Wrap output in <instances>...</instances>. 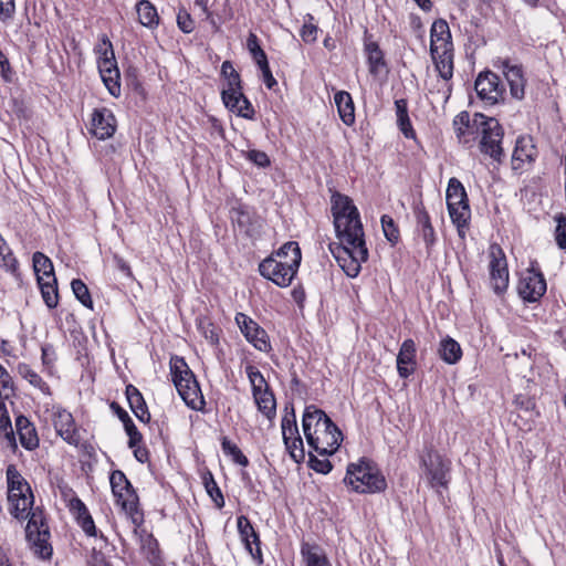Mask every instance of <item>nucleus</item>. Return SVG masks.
Returning <instances> with one entry per match:
<instances>
[{
	"instance_id": "nucleus-1",
	"label": "nucleus",
	"mask_w": 566,
	"mask_h": 566,
	"mask_svg": "<svg viewBox=\"0 0 566 566\" xmlns=\"http://www.w3.org/2000/svg\"><path fill=\"white\" fill-rule=\"evenodd\" d=\"M332 214L338 243H331L329 251L349 277L360 273L361 264L368 260V249L359 212L353 200L334 192L331 198Z\"/></svg>"
},
{
	"instance_id": "nucleus-2",
	"label": "nucleus",
	"mask_w": 566,
	"mask_h": 566,
	"mask_svg": "<svg viewBox=\"0 0 566 566\" xmlns=\"http://www.w3.org/2000/svg\"><path fill=\"white\" fill-rule=\"evenodd\" d=\"M6 479L9 513L19 522L29 518L25 527L28 542L41 558L51 557L50 530L43 511L40 507H33L34 496L30 484L14 464L7 467Z\"/></svg>"
},
{
	"instance_id": "nucleus-3",
	"label": "nucleus",
	"mask_w": 566,
	"mask_h": 566,
	"mask_svg": "<svg viewBox=\"0 0 566 566\" xmlns=\"http://www.w3.org/2000/svg\"><path fill=\"white\" fill-rule=\"evenodd\" d=\"M302 423L308 446L318 454L331 455L338 450L343 433L323 410L307 406Z\"/></svg>"
},
{
	"instance_id": "nucleus-4",
	"label": "nucleus",
	"mask_w": 566,
	"mask_h": 566,
	"mask_svg": "<svg viewBox=\"0 0 566 566\" xmlns=\"http://www.w3.org/2000/svg\"><path fill=\"white\" fill-rule=\"evenodd\" d=\"M277 256L290 258V260L266 258L260 263L259 271L263 277L272 281L277 286L286 287L292 283L301 264L302 253L298 243L295 241L285 242L277 250Z\"/></svg>"
},
{
	"instance_id": "nucleus-5",
	"label": "nucleus",
	"mask_w": 566,
	"mask_h": 566,
	"mask_svg": "<svg viewBox=\"0 0 566 566\" xmlns=\"http://www.w3.org/2000/svg\"><path fill=\"white\" fill-rule=\"evenodd\" d=\"M344 482L357 493H377L387 486L386 479L377 464L366 458L347 465Z\"/></svg>"
},
{
	"instance_id": "nucleus-6",
	"label": "nucleus",
	"mask_w": 566,
	"mask_h": 566,
	"mask_svg": "<svg viewBox=\"0 0 566 566\" xmlns=\"http://www.w3.org/2000/svg\"><path fill=\"white\" fill-rule=\"evenodd\" d=\"M109 483L115 503L120 506L135 526H139L144 521L143 513L139 511V499L125 473L120 470L113 471Z\"/></svg>"
},
{
	"instance_id": "nucleus-7",
	"label": "nucleus",
	"mask_w": 566,
	"mask_h": 566,
	"mask_svg": "<svg viewBox=\"0 0 566 566\" xmlns=\"http://www.w3.org/2000/svg\"><path fill=\"white\" fill-rule=\"evenodd\" d=\"M475 123L480 126V151L489 156L493 161L502 164L505 154L502 147L504 129L494 117H488L483 114H475Z\"/></svg>"
},
{
	"instance_id": "nucleus-8",
	"label": "nucleus",
	"mask_w": 566,
	"mask_h": 566,
	"mask_svg": "<svg viewBox=\"0 0 566 566\" xmlns=\"http://www.w3.org/2000/svg\"><path fill=\"white\" fill-rule=\"evenodd\" d=\"M421 465L432 488H446L450 481L451 462L433 448H427L420 457Z\"/></svg>"
},
{
	"instance_id": "nucleus-9",
	"label": "nucleus",
	"mask_w": 566,
	"mask_h": 566,
	"mask_svg": "<svg viewBox=\"0 0 566 566\" xmlns=\"http://www.w3.org/2000/svg\"><path fill=\"white\" fill-rule=\"evenodd\" d=\"M235 323L245 339L258 350L269 353L272 349L268 333L244 313L235 314Z\"/></svg>"
},
{
	"instance_id": "nucleus-10",
	"label": "nucleus",
	"mask_w": 566,
	"mask_h": 566,
	"mask_svg": "<svg viewBox=\"0 0 566 566\" xmlns=\"http://www.w3.org/2000/svg\"><path fill=\"white\" fill-rule=\"evenodd\" d=\"M474 87L478 96L488 105H494L504 99L505 91L500 77L493 72L481 73L475 80Z\"/></svg>"
},
{
	"instance_id": "nucleus-11",
	"label": "nucleus",
	"mask_w": 566,
	"mask_h": 566,
	"mask_svg": "<svg viewBox=\"0 0 566 566\" xmlns=\"http://www.w3.org/2000/svg\"><path fill=\"white\" fill-rule=\"evenodd\" d=\"M517 291L524 301H538L546 292V281L544 275L534 268L526 270L521 275Z\"/></svg>"
},
{
	"instance_id": "nucleus-12",
	"label": "nucleus",
	"mask_w": 566,
	"mask_h": 566,
	"mask_svg": "<svg viewBox=\"0 0 566 566\" xmlns=\"http://www.w3.org/2000/svg\"><path fill=\"white\" fill-rule=\"evenodd\" d=\"M490 276L491 284L496 294H501L509 286V270L506 258L499 245H492L490 249Z\"/></svg>"
},
{
	"instance_id": "nucleus-13",
	"label": "nucleus",
	"mask_w": 566,
	"mask_h": 566,
	"mask_svg": "<svg viewBox=\"0 0 566 566\" xmlns=\"http://www.w3.org/2000/svg\"><path fill=\"white\" fill-rule=\"evenodd\" d=\"M52 423L56 433L69 444L77 446L80 443V434L70 411L61 407L52 409Z\"/></svg>"
},
{
	"instance_id": "nucleus-14",
	"label": "nucleus",
	"mask_w": 566,
	"mask_h": 566,
	"mask_svg": "<svg viewBox=\"0 0 566 566\" xmlns=\"http://www.w3.org/2000/svg\"><path fill=\"white\" fill-rule=\"evenodd\" d=\"M108 50H105L104 57L98 62V70L102 80L108 92L117 97L120 95L119 70L116 64L112 43L108 42Z\"/></svg>"
},
{
	"instance_id": "nucleus-15",
	"label": "nucleus",
	"mask_w": 566,
	"mask_h": 566,
	"mask_svg": "<svg viewBox=\"0 0 566 566\" xmlns=\"http://www.w3.org/2000/svg\"><path fill=\"white\" fill-rule=\"evenodd\" d=\"M413 214L416 218V232L424 242L427 254L430 255L437 242V234L429 212L421 201L413 205Z\"/></svg>"
},
{
	"instance_id": "nucleus-16",
	"label": "nucleus",
	"mask_w": 566,
	"mask_h": 566,
	"mask_svg": "<svg viewBox=\"0 0 566 566\" xmlns=\"http://www.w3.org/2000/svg\"><path fill=\"white\" fill-rule=\"evenodd\" d=\"M237 525L240 538L244 544L245 549L258 565H262L263 556L260 547V538L250 520L244 515H240L237 520Z\"/></svg>"
},
{
	"instance_id": "nucleus-17",
	"label": "nucleus",
	"mask_w": 566,
	"mask_h": 566,
	"mask_svg": "<svg viewBox=\"0 0 566 566\" xmlns=\"http://www.w3.org/2000/svg\"><path fill=\"white\" fill-rule=\"evenodd\" d=\"M116 130V119L112 111L106 107L96 108L92 113L90 132L99 140L111 138Z\"/></svg>"
},
{
	"instance_id": "nucleus-18",
	"label": "nucleus",
	"mask_w": 566,
	"mask_h": 566,
	"mask_svg": "<svg viewBox=\"0 0 566 566\" xmlns=\"http://www.w3.org/2000/svg\"><path fill=\"white\" fill-rule=\"evenodd\" d=\"M501 67L509 83L510 93L515 99H523L525 96L526 78L524 76L523 66L512 63L509 59L502 60Z\"/></svg>"
},
{
	"instance_id": "nucleus-19",
	"label": "nucleus",
	"mask_w": 566,
	"mask_h": 566,
	"mask_svg": "<svg viewBox=\"0 0 566 566\" xmlns=\"http://www.w3.org/2000/svg\"><path fill=\"white\" fill-rule=\"evenodd\" d=\"M453 128L459 142L470 147L480 133V126L475 123V115L471 119L468 112L459 113L453 119Z\"/></svg>"
},
{
	"instance_id": "nucleus-20",
	"label": "nucleus",
	"mask_w": 566,
	"mask_h": 566,
	"mask_svg": "<svg viewBox=\"0 0 566 566\" xmlns=\"http://www.w3.org/2000/svg\"><path fill=\"white\" fill-rule=\"evenodd\" d=\"M453 51L451 40V32L447 21L439 19L436 20L430 30V53L437 54L439 52Z\"/></svg>"
},
{
	"instance_id": "nucleus-21",
	"label": "nucleus",
	"mask_w": 566,
	"mask_h": 566,
	"mask_svg": "<svg viewBox=\"0 0 566 566\" xmlns=\"http://www.w3.org/2000/svg\"><path fill=\"white\" fill-rule=\"evenodd\" d=\"M67 506L82 531L90 537H96L97 528L85 503L80 497L74 496L70 500Z\"/></svg>"
},
{
	"instance_id": "nucleus-22",
	"label": "nucleus",
	"mask_w": 566,
	"mask_h": 566,
	"mask_svg": "<svg viewBox=\"0 0 566 566\" xmlns=\"http://www.w3.org/2000/svg\"><path fill=\"white\" fill-rule=\"evenodd\" d=\"M416 344L412 339H406L397 355V370L401 378H408L416 369Z\"/></svg>"
},
{
	"instance_id": "nucleus-23",
	"label": "nucleus",
	"mask_w": 566,
	"mask_h": 566,
	"mask_svg": "<svg viewBox=\"0 0 566 566\" xmlns=\"http://www.w3.org/2000/svg\"><path fill=\"white\" fill-rule=\"evenodd\" d=\"M537 156V150L531 137H518L512 154V168L522 169L525 163H532Z\"/></svg>"
},
{
	"instance_id": "nucleus-24",
	"label": "nucleus",
	"mask_w": 566,
	"mask_h": 566,
	"mask_svg": "<svg viewBox=\"0 0 566 566\" xmlns=\"http://www.w3.org/2000/svg\"><path fill=\"white\" fill-rule=\"evenodd\" d=\"M222 101L226 107L238 116L252 119L254 117V108L247 96L243 94L242 88L222 95Z\"/></svg>"
},
{
	"instance_id": "nucleus-25",
	"label": "nucleus",
	"mask_w": 566,
	"mask_h": 566,
	"mask_svg": "<svg viewBox=\"0 0 566 566\" xmlns=\"http://www.w3.org/2000/svg\"><path fill=\"white\" fill-rule=\"evenodd\" d=\"M177 391L189 408L197 411L205 410L206 401L197 379H191L188 385H179Z\"/></svg>"
},
{
	"instance_id": "nucleus-26",
	"label": "nucleus",
	"mask_w": 566,
	"mask_h": 566,
	"mask_svg": "<svg viewBox=\"0 0 566 566\" xmlns=\"http://www.w3.org/2000/svg\"><path fill=\"white\" fill-rule=\"evenodd\" d=\"M15 428L19 434L20 443L27 450H34L39 447V437L34 426L24 416L15 419Z\"/></svg>"
},
{
	"instance_id": "nucleus-27",
	"label": "nucleus",
	"mask_w": 566,
	"mask_h": 566,
	"mask_svg": "<svg viewBox=\"0 0 566 566\" xmlns=\"http://www.w3.org/2000/svg\"><path fill=\"white\" fill-rule=\"evenodd\" d=\"M171 380L176 387L188 385L191 379H197L184 357L172 356L169 361Z\"/></svg>"
},
{
	"instance_id": "nucleus-28",
	"label": "nucleus",
	"mask_w": 566,
	"mask_h": 566,
	"mask_svg": "<svg viewBox=\"0 0 566 566\" xmlns=\"http://www.w3.org/2000/svg\"><path fill=\"white\" fill-rule=\"evenodd\" d=\"M126 397L134 415L142 422H149L150 413L140 391L133 385L126 387Z\"/></svg>"
},
{
	"instance_id": "nucleus-29",
	"label": "nucleus",
	"mask_w": 566,
	"mask_h": 566,
	"mask_svg": "<svg viewBox=\"0 0 566 566\" xmlns=\"http://www.w3.org/2000/svg\"><path fill=\"white\" fill-rule=\"evenodd\" d=\"M301 556L305 566H332L324 549L316 544L302 543Z\"/></svg>"
},
{
	"instance_id": "nucleus-30",
	"label": "nucleus",
	"mask_w": 566,
	"mask_h": 566,
	"mask_svg": "<svg viewBox=\"0 0 566 566\" xmlns=\"http://www.w3.org/2000/svg\"><path fill=\"white\" fill-rule=\"evenodd\" d=\"M338 115L343 123L350 126L355 122V106L350 94L346 91H339L334 96Z\"/></svg>"
},
{
	"instance_id": "nucleus-31",
	"label": "nucleus",
	"mask_w": 566,
	"mask_h": 566,
	"mask_svg": "<svg viewBox=\"0 0 566 566\" xmlns=\"http://www.w3.org/2000/svg\"><path fill=\"white\" fill-rule=\"evenodd\" d=\"M365 52L367 55V62L369 72L373 75H377L382 67H385L384 52L380 50L377 42L371 41L370 38L365 39Z\"/></svg>"
},
{
	"instance_id": "nucleus-32",
	"label": "nucleus",
	"mask_w": 566,
	"mask_h": 566,
	"mask_svg": "<svg viewBox=\"0 0 566 566\" xmlns=\"http://www.w3.org/2000/svg\"><path fill=\"white\" fill-rule=\"evenodd\" d=\"M138 21L148 29H155L159 24V15L156 7L148 0H140L136 4Z\"/></svg>"
},
{
	"instance_id": "nucleus-33",
	"label": "nucleus",
	"mask_w": 566,
	"mask_h": 566,
	"mask_svg": "<svg viewBox=\"0 0 566 566\" xmlns=\"http://www.w3.org/2000/svg\"><path fill=\"white\" fill-rule=\"evenodd\" d=\"M438 353L440 358L450 365L457 364L462 357L460 344L449 336L440 342Z\"/></svg>"
},
{
	"instance_id": "nucleus-34",
	"label": "nucleus",
	"mask_w": 566,
	"mask_h": 566,
	"mask_svg": "<svg viewBox=\"0 0 566 566\" xmlns=\"http://www.w3.org/2000/svg\"><path fill=\"white\" fill-rule=\"evenodd\" d=\"M438 76L444 80H451L453 76V51L439 52L431 54Z\"/></svg>"
},
{
	"instance_id": "nucleus-35",
	"label": "nucleus",
	"mask_w": 566,
	"mask_h": 566,
	"mask_svg": "<svg viewBox=\"0 0 566 566\" xmlns=\"http://www.w3.org/2000/svg\"><path fill=\"white\" fill-rule=\"evenodd\" d=\"M253 398L258 405L259 410L266 418L272 419L275 416L276 401L270 388L253 394Z\"/></svg>"
},
{
	"instance_id": "nucleus-36",
	"label": "nucleus",
	"mask_w": 566,
	"mask_h": 566,
	"mask_svg": "<svg viewBox=\"0 0 566 566\" xmlns=\"http://www.w3.org/2000/svg\"><path fill=\"white\" fill-rule=\"evenodd\" d=\"M221 74L227 83L221 92V96L242 88L240 74L235 71L230 61H224L221 65Z\"/></svg>"
},
{
	"instance_id": "nucleus-37",
	"label": "nucleus",
	"mask_w": 566,
	"mask_h": 566,
	"mask_svg": "<svg viewBox=\"0 0 566 566\" xmlns=\"http://www.w3.org/2000/svg\"><path fill=\"white\" fill-rule=\"evenodd\" d=\"M19 375L28 380L30 385L40 389L44 394H50L49 385L42 379V377L33 370L28 364L21 363L17 367Z\"/></svg>"
},
{
	"instance_id": "nucleus-38",
	"label": "nucleus",
	"mask_w": 566,
	"mask_h": 566,
	"mask_svg": "<svg viewBox=\"0 0 566 566\" xmlns=\"http://www.w3.org/2000/svg\"><path fill=\"white\" fill-rule=\"evenodd\" d=\"M202 483L216 506L222 509L224 506V497L210 471L202 474Z\"/></svg>"
},
{
	"instance_id": "nucleus-39",
	"label": "nucleus",
	"mask_w": 566,
	"mask_h": 566,
	"mask_svg": "<svg viewBox=\"0 0 566 566\" xmlns=\"http://www.w3.org/2000/svg\"><path fill=\"white\" fill-rule=\"evenodd\" d=\"M450 218L453 224L457 227L458 232L461 237L464 235V229L468 228L471 218L470 206H461L460 208L449 209Z\"/></svg>"
},
{
	"instance_id": "nucleus-40",
	"label": "nucleus",
	"mask_w": 566,
	"mask_h": 566,
	"mask_svg": "<svg viewBox=\"0 0 566 566\" xmlns=\"http://www.w3.org/2000/svg\"><path fill=\"white\" fill-rule=\"evenodd\" d=\"M221 449L226 455L231 457L234 463L241 467H247L249 464L248 458L242 453L240 448L229 438L222 437Z\"/></svg>"
},
{
	"instance_id": "nucleus-41",
	"label": "nucleus",
	"mask_w": 566,
	"mask_h": 566,
	"mask_svg": "<svg viewBox=\"0 0 566 566\" xmlns=\"http://www.w3.org/2000/svg\"><path fill=\"white\" fill-rule=\"evenodd\" d=\"M247 48L259 67L268 64V56L259 44V39L254 33H250L247 40Z\"/></svg>"
},
{
	"instance_id": "nucleus-42",
	"label": "nucleus",
	"mask_w": 566,
	"mask_h": 566,
	"mask_svg": "<svg viewBox=\"0 0 566 566\" xmlns=\"http://www.w3.org/2000/svg\"><path fill=\"white\" fill-rule=\"evenodd\" d=\"M451 80H444L437 75L436 84L429 87V93L437 96L438 102L447 103L451 96Z\"/></svg>"
},
{
	"instance_id": "nucleus-43",
	"label": "nucleus",
	"mask_w": 566,
	"mask_h": 566,
	"mask_svg": "<svg viewBox=\"0 0 566 566\" xmlns=\"http://www.w3.org/2000/svg\"><path fill=\"white\" fill-rule=\"evenodd\" d=\"M0 266L9 272L14 273L18 269V261L14 258L11 249L6 243L0 234Z\"/></svg>"
},
{
	"instance_id": "nucleus-44",
	"label": "nucleus",
	"mask_w": 566,
	"mask_h": 566,
	"mask_svg": "<svg viewBox=\"0 0 566 566\" xmlns=\"http://www.w3.org/2000/svg\"><path fill=\"white\" fill-rule=\"evenodd\" d=\"M468 198L465 189L460 180L451 178L447 188V205H452L457 201H462Z\"/></svg>"
},
{
	"instance_id": "nucleus-45",
	"label": "nucleus",
	"mask_w": 566,
	"mask_h": 566,
	"mask_svg": "<svg viewBox=\"0 0 566 566\" xmlns=\"http://www.w3.org/2000/svg\"><path fill=\"white\" fill-rule=\"evenodd\" d=\"M245 373L252 387V394L270 388L265 378L255 366L248 365Z\"/></svg>"
},
{
	"instance_id": "nucleus-46",
	"label": "nucleus",
	"mask_w": 566,
	"mask_h": 566,
	"mask_svg": "<svg viewBox=\"0 0 566 566\" xmlns=\"http://www.w3.org/2000/svg\"><path fill=\"white\" fill-rule=\"evenodd\" d=\"M42 298L49 308H54L59 304V292L56 283H41L39 285Z\"/></svg>"
},
{
	"instance_id": "nucleus-47",
	"label": "nucleus",
	"mask_w": 566,
	"mask_h": 566,
	"mask_svg": "<svg viewBox=\"0 0 566 566\" xmlns=\"http://www.w3.org/2000/svg\"><path fill=\"white\" fill-rule=\"evenodd\" d=\"M72 291L75 297L86 307L93 308V301L86 284L80 280L74 279L71 283Z\"/></svg>"
},
{
	"instance_id": "nucleus-48",
	"label": "nucleus",
	"mask_w": 566,
	"mask_h": 566,
	"mask_svg": "<svg viewBox=\"0 0 566 566\" xmlns=\"http://www.w3.org/2000/svg\"><path fill=\"white\" fill-rule=\"evenodd\" d=\"M281 427H282V434H283L284 443L292 439H295V438H297V436H300L297 424H296L295 413L293 410L290 415H285L283 417Z\"/></svg>"
},
{
	"instance_id": "nucleus-49",
	"label": "nucleus",
	"mask_w": 566,
	"mask_h": 566,
	"mask_svg": "<svg viewBox=\"0 0 566 566\" xmlns=\"http://www.w3.org/2000/svg\"><path fill=\"white\" fill-rule=\"evenodd\" d=\"M381 227L386 239L391 244H396L400 239V232L394 219L387 214H384L381 217Z\"/></svg>"
},
{
	"instance_id": "nucleus-50",
	"label": "nucleus",
	"mask_w": 566,
	"mask_h": 566,
	"mask_svg": "<svg viewBox=\"0 0 566 566\" xmlns=\"http://www.w3.org/2000/svg\"><path fill=\"white\" fill-rule=\"evenodd\" d=\"M14 395L12 378L3 368V375L0 377V409L4 408V400Z\"/></svg>"
},
{
	"instance_id": "nucleus-51",
	"label": "nucleus",
	"mask_w": 566,
	"mask_h": 566,
	"mask_svg": "<svg viewBox=\"0 0 566 566\" xmlns=\"http://www.w3.org/2000/svg\"><path fill=\"white\" fill-rule=\"evenodd\" d=\"M285 447H286V450L289 451L291 458L300 463L302 461H304L305 459V451H304V447H303V440L300 436H297V438L295 439H292L287 442L284 443Z\"/></svg>"
},
{
	"instance_id": "nucleus-52",
	"label": "nucleus",
	"mask_w": 566,
	"mask_h": 566,
	"mask_svg": "<svg viewBox=\"0 0 566 566\" xmlns=\"http://www.w3.org/2000/svg\"><path fill=\"white\" fill-rule=\"evenodd\" d=\"M35 273L51 274L54 271L52 261L42 252H35L32 258Z\"/></svg>"
},
{
	"instance_id": "nucleus-53",
	"label": "nucleus",
	"mask_w": 566,
	"mask_h": 566,
	"mask_svg": "<svg viewBox=\"0 0 566 566\" xmlns=\"http://www.w3.org/2000/svg\"><path fill=\"white\" fill-rule=\"evenodd\" d=\"M556 228H555V241L559 249H566V216L557 214L555 217Z\"/></svg>"
},
{
	"instance_id": "nucleus-54",
	"label": "nucleus",
	"mask_w": 566,
	"mask_h": 566,
	"mask_svg": "<svg viewBox=\"0 0 566 566\" xmlns=\"http://www.w3.org/2000/svg\"><path fill=\"white\" fill-rule=\"evenodd\" d=\"M198 327L210 344L216 345L219 343V332L209 319H201Z\"/></svg>"
},
{
	"instance_id": "nucleus-55",
	"label": "nucleus",
	"mask_w": 566,
	"mask_h": 566,
	"mask_svg": "<svg viewBox=\"0 0 566 566\" xmlns=\"http://www.w3.org/2000/svg\"><path fill=\"white\" fill-rule=\"evenodd\" d=\"M177 24L184 33H191L195 30V21L190 13L185 9L179 10L177 14Z\"/></svg>"
},
{
	"instance_id": "nucleus-56",
	"label": "nucleus",
	"mask_w": 566,
	"mask_h": 566,
	"mask_svg": "<svg viewBox=\"0 0 566 566\" xmlns=\"http://www.w3.org/2000/svg\"><path fill=\"white\" fill-rule=\"evenodd\" d=\"M308 465L311 469L318 473L327 474L332 471L333 465L327 459H318L317 457L310 453Z\"/></svg>"
},
{
	"instance_id": "nucleus-57",
	"label": "nucleus",
	"mask_w": 566,
	"mask_h": 566,
	"mask_svg": "<svg viewBox=\"0 0 566 566\" xmlns=\"http://www.w3.org/2000/svg\"><path fill=\"white\" fill-rule=\"evenodd\" d=\"M247 159L252 161L259 167L265 168L270 166L271 161L266 153L262 150L252 149L247 153Z\"/></svg>"
},
{
	"instance_id": "nucleus-58",
	"label": "nucleus",
	"mask_w": 566,
	"mask_h": 566,
	"mask_svg": "<svg viewBox=\"0 0 566 566\" xmlns=\"http://www.w3.org/2000/svg\"><path fill=\"white\" fill-rule=\"evenodd\" d=\"M125 431L128 436V447L129 448H135L137 447L142 440H143V436L142 433L138 431V429L136 428L135 423L133 421H128V423H125Z\"/></svg>"
},
{
	"instance_id": "nucleus-59",
	"label": "nucleus",
	"mask_w": 566,
	"mask_h": 566,
	"mask_svg": "<svg viewBox=\"0 0 566 566\" xmlns=\"http://www.w3.org/2000/svg\"><path fill=\"white\" fill-rule=\"evenodd\" d=\"M318 28L312 22L304 23L301 29L300 35L306 43H313L317 40Z\"/></svg>"
},
{
	"instance_id": "nucleus-60",
	"label": "nucleus",
	"mask_w": 566,
	"mask_h": 566,
	"mask_svg": "<svg viewBox=\"0 0 566 566\" xmlns=\"http://www.w3.org/2000/svg\"><path fill=\"white\" fill-rule=\"evenodd\" d=\"M42 352V363L45 367L51 368L54 365V361L56 359V354L53 345L51 344H44L41 347Z\"/></svg>"
},
{
	"instance_id": "nucleus-61",
	"label": "nucleus",
	"mask_w": 566,
	"mask_h": 566,
	"mask_svg": "<svg viewBox=\"0 0 566 566\" xmlns=\"http://www.w3.org/2000/svg\"><path fill=\"white\" fill-rule=\"evenodd\" d=\"M397 125L406 138H416V132L412 128L409 115L397 118Z\"/></svg>"
},
{
	"instance_id": "nucleus-62",
	"label": "nucleus",
	"mask_w": 566,
	"mask_h": 566,
	"mask_svg": "<svg viewBox=\"0 0 566 566\" xmlns=\"http://www.w3.org/2000/svg\"><path fill=\"white\" fill-rule=\"evenodd\" d=\"M14 10V0H0V17L2 20L11 19Z\"/></svg>"
},
{
	"instance_id": "nucleus-63",
	"label": "nucleus",
	"mask_w": 566,
	"mask_h": 566,
	"mask_svg": "<svg viewBox=\"0 0 566 566\" xmlns=\"http://www.w3.org/2000/svg\"><path fill=\"white\" fill-rule=\"evenodd\" d=\"M259 69L261 71V73H262V78H263V82H264L265 86L269 90H272L277 84V82H276V80L274 78V76H273V74L271 72L269 63L262 65Z\"/></svg>"
},
{
	"instance_id": "nucleus-64",
	"label": "nucleus",
	"mask_w": 566,
	"mask_h": 566,
	"mask_svg": "<svg viewBox=\"0 0 566 566\" xmlns=\"http://www.w3.org/2000/svg\"><path fill=\"white\" fill-rule=\"evenodd\" d=\"M114 263H115L116 268L120 272H123L126 276H128V277L133 276V273H132L129 264L122 256L115 254L114 255Z\"/></svg>"
}]
</instances>
